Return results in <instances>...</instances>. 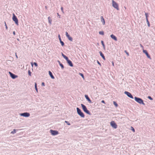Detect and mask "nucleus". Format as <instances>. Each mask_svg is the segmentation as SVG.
Masks as SVG:
<instances>
[{
	"label": "nucleus",
	"mask_w": 155,
	"mask_h": 155,
	"mask_svg": "<svg viewBox=\"0 0 155 155\" xmlns=\"http://www.w3.org/2000/svg\"><path fill=\"white\" fill-rule=\"evenodd\" d=\"M65 122L67 124V125H70L71 124L69 123V122L67 121H65Z\"/></svg>",
	"instance_id": "30"
},
{
	"label": "nucleus",
	"mask_w": 155,
	"mask_h": 155,
	"mask_svg": "<svg viewBox=\"0 0 155 155\" xmlns=\"http://www.w3.org/2000/svg\"><path fill=\"white\" fill-rule=\"evenodd\" d=\"M15 55H16V58H18V56L17 55L16 53H15Z\"/></svg>",
	"instance_id": "50"
},
{
	"label": "nucleus",
	"mask_w": 155,
	"mask_h": 155,
	"mask_svg": "<svg viewBox=\"0 0 155 155\" xmlns=\"http://www.w3.org/2000/svg\"><path fill=\"white\" fill-rule=\"evenodd\" d=\"M85 97L86 99L88 101V102L90 103H92L91 100L88 97V96L87 95H85Z\"/></svg>",
	"instance_id": "13"
},
{
	"label": "nucleus",
	"mask_w": 155,
	"mask_h": 155,
	"mask_svg": "<svg viewBox=\"0 0 155 155\" xmlns=\"http://www.w3.org/2000/svg\"><path fill=\"white\" fill-rule=\"evenodd\" d=\"M97 64H99L100 65V66H101V63L99 62V61H97Z\"/></svg>",
	"instance_id": "39"
},
{
	"label": "nucleus",
	"mask_w": 155,
	"mask_h": 155,
	"mask_svg": "<svg viewBox=\"0 0 155 155\" xmlns=\"http://www.w3.org/2000/svg\"><path fill=\"white\" fill-rule=\"evenodd\" d=\"M58 38L60 41V40H61V36L60 35H58Z\"/></svg>",
	"instance_id": "36"
},
{
	"label": "nucleus",
	"mask_w": 155,
	"mask_h": 155,
	"mask_svg": "<svg viewBox=\"0 0 155 155\" xmlns=\"http://www.w3.org/2000/svg\"><path fill=\"white\" fill-rule=\"evenodd\" d=\"M65 33H66V36L68 38V40H69L70 41H73L72 38L70 36V35L68 34V32H67L66 31L65 32Z\"/></svg>",
	"instance_id": "12"
},
{
	"label": "nucleus",
	"mask_w": 155,
	"mask_h": 155,
	"mask_svg": "<svg viewBox=\"0 0 155 155\" xmlns=\"http://www.w3.org/2000/svg\"><path fill=\"white\" fill-rule=\"evenodd\" d=\"M125 53H126V54L128 56L129 55V54L128 52H127L126 51H125Z\"/></svg>",
	"instance_id": "40"
},
{
	"label": "nucleus",
	"mask_w": 155,
	"mask_h": 155,
	"mask_svg": "<svg viewBox=\"0 0 155 155\" xmlns=\"http://www.w3.org/2000/svg\"><path fill=\"white\" fill-rule=\"evenodd\" d=\"M20 115L25 117H28L30 116V114L29 113L25 112L24 113H21Z\"/></svg>",
	"instance_id": "7"
},
{
	"label": "nucleus",
	"mask_w": 155,
	"mask_h": 155,
	"mask_svg": "<svg viewBox=\"0 0 155 155\" xmlns=\"http://www.w3.org/2000/svg\"><path fill=\"white\" fill-rule=\"evenodd\" d=\"M101 22L102 23V24L103 25H104L105 24V21L104 19L103 18V16H101Z\"/></svg>",
	"instance_id": "17"
},
{
	"label": "nucleus",
	"mask_w": 155,
	"mask_h": 155,
	"mask_svg": "<svg viewBox=\"0 0 155 155\" xmlns=\"http://www.w3.org/2000/svg\"><path fill=\"white\" fill-rule=\"evenodd\" d=\"M63 7H61V10L62 12H63Z\"/></svg>",
	"instance_id": "44"
},
{
	"label": "nucleus",
	"mask_w": 155,
	"mask_h": 155,
	"mask_svg": "<svg viewBox=\"0 0 155 155\" xmlns=\"http://www.w3.org/2000/svg\"><path fill=\"white\" fill-rule=\"evenodd\" d=\"M101 103H104V104H105V101H104V100H102V101H101Z\"/></svg>",
	"instance_id": "45"
},
{
	"label": "nucleus",
	"mask_w": 155,
	"mask_h": 155,
	"mask_svg": "<svg viewBox=\"0 0 155 155\" xmlns=\"http://www.w3.org/2000/svg\"><path fill=\"white\" fill-rule=\"evenodd\" d=\"M58 62L59 63V64H60V63H61V62H60V61L59 60L58 61Z\"/></svg>",
	"instance_id": "48"
},
{
	"label": "nucleus",
	"mask_w": 155,
	"mask_h": 155,
	"mask_svg": "<svg viewBox=\"0 0 155 155\" xmlns=\"http://www.w3.org/2000/svg\"><path fill=\"white\" fill-rule=\"evenodd\" d=\"M13 34L14 35H15V31H14L13 32Z\"/></svg>",
	"instance_id": "49"
},
{
	"label": "nucleus",
	"mask_w": 155,
	"mask_h": 155,
	"mask_svg": "<svg viewBox=\"0 0 155 155\" xmlns=\"http://www.w3.org/2000/svg\"><path fill=\"white\" fill-rule=\"evenodd\" d=\"M34 64L35 67H37L38 66V64L36 62H34Z\"/></svg>",
	"instance_id": "37"
},
{
	"label": "nucleus",
	"mask_w": 155,
	"mask_h": 155,
	"mask_svg": "<svg viewBox=\"0 0 155 155\" xmlns=\"http://www.w3.org/2000/svg\"><path fill=\"white\" fill-rule=\"evenodd\" d=\"M60 42L62 46H63L64 45V43L63 41H62V40H60Z\"/></svg>",
	"instance_id": "26"
},
{
	"label": "nucleus",
	"mask_w": 155,
	"mask_h": 155,
	"mask_svg": "<svg viewBox=\"0 0 155 155\" xmlns=\"http://www.w3.org/2000/svg\"><path fill=\"white\" fill-rule=\"evenodd\" d=\"M5 27L6 29L7 30L8 29V27L7 25L6 24V22L5 21Z\"/></svg>",
	"instance_id": "35"
},
{
	"label": "nucleus",
	"mask_w": 155,
	"mask_h": 155,
	"mask_svg": "<svg viewBox=\"0 0 155 155\" xmlns=\"http://www.w3.org/2000/svg\"><path fill=\"white\" fill-rule=\"evenodd\" d=\"M146 21H147V25H148V27H150V22H149V21H148V19Z\"/></svg>",
	"instance_id": "27"
},
{
	"label": "nucleus",
	"mask_w": 155,
	"mask_h": 155,
	"mask_svg": "<svg viewBox=\"0 0 155 155\" xmlns=\"http://www.w3.org/2000/svg\"><path fill=\"white\" fill-rule=\"evenodd\" d=\"M28 74H29V75L30 76H31V72L30 71V70H29L28 71Z\"/></svg>",
	"instance_id": "31"
},
{
	"label": "nucleus",
	"mask_w": 155,
	"mask_h": 155,
	"mask_svg": "<svg viewBox=\"0 0 155 155\" xmlns=\"http://www.w3.org/2000/svg\"><path fill=\"white\" fill-rule=\"evenodd\" d=\"M124 93L125 94L127 95V96L128 97H129L130 98H131L132 99L134 98L133 96L128 91H125L124 92Z\"/></svg>",
	"instance_id": "9"
},
{
	"label": "nucleus",
	"mask_w": 155,
	"mask_h": 155,
	"mask_svg": "<svg viewBox=\"0 0 155 155\" xmlns=\"http://www.w3.org/2000/svg\"><path fill=\"white\" fill-rule=\"evenodd\" d=\"M9 73L10 75V77L12 78L13 79H15L18 77V76L15 74L10 71L9 72Z\"/></svg>",
	"instance_id": "10"
},
{
	"label": "nucleus",
	"mask_w": 155,
	"mask_h": 155,
	"mask_svg": "<svg viewBox=\"0 0 155 155\" xmlns=\"http://www.w3.org/2000/svg\"><path fill=\"white\" fill-rule=\"evenodd\" d=\"M79 74L84 79V76L82 73H79Z\"/></svg>",
	"instance_id": "22"
},
{
	"label": "nucleus",
	"mask_w": 155,
	"mask_h": 155,
	"mask_svg": "<svg viewBox=\"0 0 155 155\" xmlns=\"http://www.w3.org/2000/svg\"><path fill=\"white\" fill-rule=\"evenodd\" d=\"M13 17H12V20H13L15 22V24L17 25H18V19L17 17L15 16V14L14 13H13L12 14Z\"/></svg>",
	"instance_id": "5"
},
{
	"label": "nucleus",
	"mask_w": 155,
	"mask_h": 155,
	"mask_svg": "<svg viewBox=\"0 0 155 155\" xmlns=\"http://www.w3.org/2000/svg\"><path fill=\"white\" fill-rule=\"evenodd\" d=\"M100 56L101 57L103 58V60H106L105 58L104 54H103L102 52L101 51H100L99 52Z\"/></svg>",
	"instance_id": "16"
},
{
	"label": "nucleus",
	"mask_w": 155,
	"mask_h": 155,
	"mask_svg": "<svg viewBox=\"0 0 155 155\" xmlns=\"http://www.w3.org/2000/svg\"><path fill=\"white\" fill-rule=\"evenodd\" d=\"M99 34L102 35H104V32L103 31H100L99 32Z\"/></svg>",
	"instance_id": "28"
},
{
	"label": "nucleus",
	"mask_w": 155,
	"mask_h": 155,
	"mask_svg": "<svg viewBox=\"0 0 155 155\" xmlns=\"http://www.w3.org/2000/svg\"><path fill=\"white\" fill-rule=\"evenodd\" d=\"M31 65L33 67V62H31Z\"/></svg>",
	"instance_id": "47"
},
{
	"label": "nucleus",
	"mask_w": 155,
	"mask_h": 155,
	"mask_svg": "<svg viewBox=\"0 0 155 155\" xmlns=\"http://www.w3.org/2000/svg\"><path fill=\"white\" fill-rule=\"evenodd\" d=\"M140 46L141 48H142L143 49V46L141 44H140Z\"/></svg>",
	"instance_id": "42"
},
{
	"label": "nucleus",
	"mask_w": 155,
	"mask_h": 155,
	"mask_svg": "<svg viewBox=\"0 0 155 155\" xmlns=\"http://www.w3.org/2000/svg\"><path fill=\"white\" fill-rule=\"evenodd\" d=\"M77 112L78 114L82 118H84L85 115L81 111L80 109L78 107H77Z\"/></svg>",
	"instance_id": "3"
},
{
	"label": "nucleus",
	"mask_w": 155,
	"mask_h": 155,
	"mask_svg": "<svg viewBox=\"0 0 155 155\" xmlns=\"http://www.w3.org/2000/svg\"><path fill=\"white\" fill-rule=\"evenodd\" d=\"M64 58L67 61H68V60H69L67 56H66L65 57V58Z\"/></svg>",
	"instance_id": "34"
},
{
	"label": "nucleus",
	"mask_w": 155,
	"mask_h": 155,
	"mask_svg": "<svg viewBox=\"0 0 155 155\" xmlns=\"http://www.w3.org/2000/svg\"><path fill=\"white\" fill-rule=\"evenodd\" d=\"M134 100L136 101L140 104H142L143 105H145V104L143 102V100L141 98L137 97H135Z\"/></svg>",
	"instance_id": "1"
},
{
	"label": "nucleus",
	"mask_w": 155,
	"mask_h": 155,
	"mask_svg": "<svg viewBox=\"0 0 155 155\" xmlns=\"http://www.w3.org/2000/svg\"><path fill=\"white\" fill-rule=\"evenodd\" d=\"M59 65L61 67L62 69H63L64 68V66L63 65L62 63H60V64Z\"/></svg>",
	"instance_id": "29"
},
{
	"label": "nucleus",
	"mask_w": 155,
	"mask_h": 155,
	"mask_svg": "<svg viewBox=\"0 0 155 155\" xmlns=\"http://www.w3.org/2000/svg\"><path fill=\"white\" fill-rule=\"evenodd\" d=\"M50 133L51 134V135L53 136H55L59 134V132L58 131L53 130H50Z\"/></svg>",
	"instance_id": "8"
},
{
	"label": "nucleus",
	"mask_w": 155,
	"mask_h": 155,
	"mask_svg": "<svg viewBox=\"0 0 155 155\" xmlns=\"http://www.w3.org/2000/svg\"><path fill=\"white\" fill-rule=\"evenodd\" d=\"M145 15L146 16V20L148 19V14L147 13L145 12Z\"/></svg>",
	"instance_id": "23"
},
{
	"label": "nucleus",
	"mask_w": 155,
	"mask_h": 155,
	"mask_svg": "<svg viewBox=\"0 0 155 155\" xmlns=\"http://www.w3.org/2000/svg\"><path fill=\"white\" fill-rule=\"evenodd\" d=\"M81 105L82 107V109L85 113L90 115L91 114L90 112L87 109V108L85 105H84V104H81Z\"/></svg>",
	"instance_id": "2"
},
{
	"label": "nucleus",
	"mask_w": 155,
	"mask_h": 155,
	"mask_svg": "<svg viewBox=\"0 0 155 155\" xmlns=\"http://www.w3.org/2000/svg\"><path fill=\"white\" fill-rule=\"evenodd\" d=\"M110 125L114 129H116L117 125L114 121H112L110 123Z\"/></svg>",
	"instance_id": "6"
},
{
	"label": "nucleus",
	"mask_w": 155,
	"mask_h": 155,
	"mask_svg": "<svg viewBox=\"0 0 155 155\" xmlns=\"http://www.w3.org/2000/svg\"><path fill=\"white\" fill-rule=\"evenodd\" d=\"M48 22H49V24H51L52 20H51V18L50 17V16H49L48 17Z\"/></svg>",
	"instance_id": "20"
},
{
	"label": "nucleus",
	"mask_w": 155,
	"mask_h": 155,
	"mask_svg": "<svg viewBox=\"0 0 155 155\" xmlns=\"http://www.w3.org/2000/svg\"><path fill=\"white\" fill-rule=\"evenodd\" d=\"M57 15H58V18H60V15L59 14V13H57Z\"/></svg>",
	"instance_id": "43"
},
{
	"label": "nucleus",
	"mask_w": 155,
	"mask_h": 155,
	"mask_svg": "<svg viewBox=\"0 0 155 155\" xmlns=\"http://www.w3.org/2000/svg\"><path fill=\"white\" fill-rule=\"evenodd\" d=\"M18 130V129H14L11 132V134H14L16 133V131Z\"/></svg>",
	"instance_id": "19"
},
{
	"label": "nucleus",
	"mask_w": 155,
	"mask_h": 155,
	"mask_svg": "<svg viewBox=\"0 0 155 155\" xmlns=\"http://www.w3.org/2000/svg\"><path fill=\"white\" fill-rule=\"evenodd\" d=\"M41 85L42 86H45V83L43 82L41 83Z\"/></svg>",
	"instance_id": "41"
},
{
	"label": "nucleus",
	"mask_w": 155,
	"mask_h": 155,
	"mask_svg": "<svg viewBox=\"0 0 155 155\" xmlns=\"http://www.w3.org/2000/svg\"><path fill=\"white\" fill-rule=\"evenodd\" d=\"M147 98L151 100H153V99L152 98V97L151 96H148Z\"/></svg>",
	"instance_id": "32"
},
{
	"label": "nucleus",
	"mask_w": 155,
	"mask_h": 155,
	"mask_svg": "<svg viewBox=\"0 0 155 155\" xmlns=\"http://www.w3.org/2000/svg\"><path fill=\"white\" fill-rule=\"evenodd\" d=\"M112 64L113 66H114V63L113 61H112Z\"/></svg>",
	"instance_id": "46"
},
{
	"label": "nucleus",
	"mask_w": 155,
	"mask_h": 155,
	"mask_svg": "<svg viewBox=\"0 0 155 155\" xmlns=\"http://www.w3.org/2000/svg\"><path fill=\"white\" fill-rule=\"evenodd\" d=\"M48 73H49V75L50 76V77H51V78L52 79H54V76L53 75L52 72L50 71H48Z\"/></svg>",
	"instance_id": "18"
},
{
	"label": "nucleus",
	"mask_w": 155,
	"mask_h": 155,
	"mask_svg": "<svg viewBox=\"0 0 155 155\" xmlns=\"http://www.w3.org/2000/svg\"><path fill=\"white\" fill-rule=\"evenodd\" d=\"M110 37L113 39L115 41H117V37L114 35L112 34L110 36Z\"/></svg>",
	"instance_id": "15"
},
{
	"label": "nucleus",
	"mask_w": 155,
	"mask_h": 155,
	"mask_svg": "<svg viewBox=\"0 0 155 155\" xmlns=\"http://www.w3.org/2000/svg\"><path fill=\"white\" fill-rule=\"evenodd\" d=\"M35 90L37 92H38V89L37 87V84L36 83H35Z\"/></svg>",
	"instance_id": "24"
},
{
	"label": "nucleus",
	"mask_w": 155,
	"mask_h": 155,
	"mask_svg": "<svg viewBox=\"0 0 155 155\" xmlns=\"http://www.w3.org/2000/svg\"><path fill=\"white\" fill-rule=\"evenodd\" d=\"M112 6L117 10H119V8L118 5L116 2L114 0H112Z\"/></svg>",
	"instance_id": "4"
},
{
	"label": "nucleus",
	"mask_w": 155,
	"mask_h": 155,
	"mask_svg": "<svg viewBox=\"0 0 155 155\" xmlns=\"http://www.w3.org/2000/svg\"><path fill=\"white\" fill-rule=\"evenodd\" d=\"M101 43L103 47V48L104 49H105V45L104 43V42L103 41H101Z\"/></svg>",
	"instance_id": "21"
},
{
	"label": "nucleus",
	"mask_w": 155,
	"mask_h": 155,
	"mask_svg": "<svg viewBox=\"0 0 155 155\" xmlns=\"http://www.w3.org/2000/svg\"><path fill=\"white\" fill-rule=\"evenodd\" d=\"M67 63L71 67H72L73 66V65L72 63V61L70 60H68L67 61Z\"/></svg>",
	"instance_id": "14"
},
{
	"label": "nucleus",
	"mask_w": 155,
	"mask_h": 155,
	"mask_svg": "<svg viewBox=\"0 0 155 155\" xmlns=\"http://www.w3.org/2000/svg\"><path fill=\"white\" fill-rule=\"evenodd\" d=\"M61 55L62 57L64 58H65V57L66 56V55H64L62 53H61Z\"/></svg>",
	"instance_id": "38"
},
{
	"label": "nucleus",
	"mask_w": 155,
	"mask_h": 155,
	"mask_svg": "<svg viewBox=\"0 0 155 155\" xmlns=\"http://www.w3.org/2000/svg\"><path fill=\"white\" fill-rule=\"evenodd\" d=\"M143 52L146 54L148 58H149L150 59H151L150 55L149 54L147 50L143 49Z\"/></svg>",
	"instance_id": "11"
},
{
	"label": "nucleus",
	"mask_w": 155,
	"mask_h": 155,
	"mask_svg": "<svg viewBox=\"0 0 155 155\" xmlns=\"http://www.w3.org/2000/svg\"><path fill=\"white\" fill-rule=\"evenodd\" d=\"M131 129L132 130L133 132H135V129H134L133 128V127H131Z\"/></svg>",
	"instance_id": "33"
},
{
	"label": "nucleus",
	"mask_w": 155,
	"mask_h": 155,
	"mask_svg": "<svg viewBox=\"0 0 155 155\" xmlns=\"http://www.w3.org/2000/svg\"><path fill=\"white\" fill-rule=\"evenodd\" d=\"M113 104L116 107H117L118 106L117 104L115 101H113Z\"/></svg>",
	"instance_id": "25"
}]
</instances>
